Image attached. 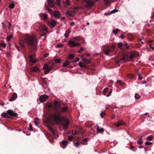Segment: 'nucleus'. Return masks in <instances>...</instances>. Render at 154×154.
Instances as JSON below:
<instances>
[{"label": "nucleus", "instance_id": "nucleus-42", "mask_svg": "<svg viewBox=\"0 0 154 154\" xmlns=\"http://www.w3.org/2000/svg\"><path fill=\"white\" fill-rule=\"evenodd\" d=\"M108 89V88H106L103 90V94L105 95L106 91H107V90Z\"/></svg>", "mask_w": 154, "mask_h": 154}, {"label": "nucleus", "instance_id": "nucleus-60", "mask_svg": "<svg viewBox=\"0 0 154 154\" xmlns=\"http://www.w3.org/2000/svg\"><path fill=\"white\" fill-rule=\"evenodd\" d=\"M87 139H88L87 138H85V139H84L83 140V141L87 143Z\"/></svg>", "mask_w": 154, "mask_h": 154}, {"label": "nucleus", "instance_id": "nucleus-27", "mask_svg": "<svg viewBox=\"0 0 154 154\" xmlns=\"http://www.w3.org/2000/svg\"><path fill=\"white\" fill-rule=\"evenodd\" d=\"M118 11V10H116V9H114L113 10H112L111 12L109 13H105V15H107L109 14H110L111 13H114L115 12H117Z\"/></svg>", "mask_w": 154, "mask_h": 154}, {"label": "nucleus", "instance_id": "nucleus-34", "mask_svg": "<svg viewBox=\"0 0 154 154\" xmlns=\"http://www.w3.org/2000/svg\"><path fill=\"white\" fill-rule=\"evenodd\" d=\"M128 77L131 79H133L134 77V74H129L128 75Z\"/></svg>", "mask_w": 154, "mask_h": 154}, {"label": "nucleus", "instance_id": "nucleus-31", "mask_svg": "<svg viewBox=\"0 0 154 154\" xmlns=\"http://www.w3.org/2000/svg\"><path fill=\"white\" fill-rule=\"evenodd\" d=\"M80 36H77V37H74L72 39L73 40H75L77 41H80Z\"/></svg>", "mask_w": 154, "mask_h": 154}, {"label": "nucleus", "instance_id": "nucleus-26", "mask_svg": "<svg viewBox=\"0 0 154 154\" xmlns=\"http://www.w3.org/2000/svg\"><path fill=\"white\" fill-rule=\"evenodd\" d=\"M1 116L3 117L6 118H8L9 116L8 115L7 113L6 112H4L2 113L1 115Z\"/></svg>", "mask_w": 154, "mask_h": 154}, {"label": "nucleus", "instance_id": "nucleus-18", "mask_svg": "<svg viewBox=\"0 0 154 154\" xmlns=\"http://www.w3.org/2000/svg\"><path fill=\"white\" fill-rule=\"evenodd\" d=\"M40 17L42 19L44 20H46L48 17V15L46 14H41L39 15Z\"/></svg>", "mask_w": 154, "mask_h": 154}, {"label": "nucleus", "instance_id": "nucleus-56", "mask_svg": "<svg viewBox=\"0 0 154 154\" xmlns=\"http://www.w3.org/2000/svg\"><path fill=\"white\" fill-rule=\"evenodd\" d=\"M112 89H111V91H109V94L107 95H106V96L107 97H109V96H110V94L112 93Z\"/></svg>", "mask_w": 154, "mask_h": 154}, {"label": "nucleus", "instance_id": "nucleus-23", "mask_svg": "<svg viewBox=\"0 0 154 154\" xmlns=\"http://www.w3.org/2000/svg\"><path fill=\"white\" fill-rule=\"evenodd\" d=\"M66 13L69 15L71 16H73L75 14V13L73 11H66Z\"/></svg>", "mask_w": 154, "mask_h": 154}, {"label": "nucleus", "instance_id": "nucleus-41", "mask_svg": "<svg viewBox=\"0 0 154 154\" xmlns=\"http://www.w3.org/2000/svg\"><path fill=\"white\" fill-rule=\"evenodd\" d=\"M61 60L60 59H55V61L57 63H60L61 61Z\"/></svg>", "mask_w": 154, "mask_h": 154}, {"label": "nucleus", "instance_id": "nucleus-50", "mask_svg": "<svg viewBox=\"0 0 154 154\" xmlns=\"http://www.w3.org/2000/svg\"><path fill=\"white\" fill-rule=\"evenodd\" d=\"M104 112L103 111H102L100 114V116L101 118H103V116L104 115Z\"/></svg>", "mask_w": 154, "mask_h": 154}, {"label": "nucleus", "instance_id": "nucleus-44", "mask_svg": "<svg viewBox=\"0 0 154 154\" xmlns=\"http://www.w3.org/2000/svg\"><path fill=\"white\" fill-rule=\"evenodd\" d=\"M135 97L136 99H138L140 98V96L138 94H136L135 95Z\"/></svg>", "mask_w": 154, "mask_h": 154}, {"label": "nucleus", "instance_id": "nucleus-47", "mask_svg": "<svg viewBox=\"0 0 154 154\" xmlns=\"http://www.w3.org/2000/svg\"><path fill=\"white\" fill-rule=\"evenodd\" d=\"M119 123L120 125H122L124 124V122L122 121H120L118 122Z\"/></svg>", "mask_w": 154, "mask_h": 154}, {"label": "nucleus", "instance_id": "nucleus-3", "mask_svg": "<svg viewBox=\"0 0 154 154\" xmlns=\"http://www.w3.org/2000/svg\"><path fill=\"white\" fill-rule=\"evenodd\" d=\"M48 5L51 7H54L55 4L58 6L60 5V0H48Z\"/></svg>", "mask_w": 154, "mask_h": 154}, {"label": "nucleus", "instance_id": "nucleus-39", "mask_svg": "<svg viewBox=\"0 0 154 154\" xmlns=\"http://www.w3.org/2000/svg\"><path fill=\"white\" fill-rule=\"evenodd\" d=\"M74 144L75 147H78L80 145V144L79 142H77L74 143Z\"/></svg>", "mask_w": 154, "mask_h": 154}, {"label": "nucleus", "instance_id": "nucleus-55", "mask_svg": "<svg viewBox=\"0 0 154 154\" xmlns=\"http://www.w3.org/2000/svg\"><path fill=\"white\" fill-rule=\"evenodd\" d=\"M104 1H105V3L107 4H110V2L109 1H107L106 0H103Z\"/></svg>", "mask_w": 154, "mask_h": 154}, {"label": "nucleus", "instance_id": "nucleus-11", "mask_svg": "<svg viewBox=\"0 0 154 154\" xmlns=\"http://www.w3.org/2000/svg\"><path fill=\"white\" fill-rule=\"evenodd\" d=\"M48 24L49 27L51 28L54 27L56 24V22L53 20H51L48 22Z\"/></svg>", "mask_w": 154, "mask_h": 154}, {"label": "nucleus", "instance_id": "nucleus-61", "mask_svg": "<svg viewBox=\"0 0 154 154\" xmlns=\"http://www.w3.org/2000/svg\"><path fill=\"white\" fill-rule=\"evenodd\" d=\"M138 79L140 80H141L142 79V77H140V75L139 74L138 75Z\"/></svg>", "mask_w": 154, "mask_h": 154}, {"label": "nucleus", "instance_id": "nucleus-51", "mask_svg": "<svg viewBox=\"0 0 154 154\" xmlns=\"http://www.w3.org/2000/svg\"><path fill=\"white\" fill-rule=\"evenodd\" d=\"M123 43L122 42H119L118 44L119 47L121 48V47L122 46Z\"/></svg>", "mask_w": 154, "mask_h": 154}, {"label": "nucleus", "instance_id": "nucleus-59", "mask_svg": "<svg viewBox=\"0 0 154 154\" xmlns=\"http://www.w3.org/2000/svg\"><path fill=\"white\" fill-rule=\"evenodd\" d=\"M74 23H75V22H72L70 24L71 26H73L74 25Z\"/></svg>", "mask_w": 154, "mask_h": 154}, {"label": "nucleus", "instance_id": "nucleus-4", "mask_svg": "<svg viewBox=\"0 0 154 154\" xmlns=\"http://www.w3.org/2000/svg\"><path fill=\"white\" fill-rule=\"evenodd\" d=\"M82 1L86 3L85 6L86 8L91 7L93 6L95 4V2L93 0H82Z\"/></svg>", "mask_w": 154, "mask_h": 154}, {"label": "nucleus", "instance_id": "nucleus-37", "mask_svg": "<svg viewBox=\"0 0 154 154\" xmlns=\"http://www.w3.org/2000/svg\"><path fill=\"white\" fill-rule=\"evenodd\" d=\"M15 6V5L13 3H12L9 6V7L10 8L13 9V8Z\"/></svg>", "mask_w": 154, "mask_h": 154}, {"label": "nucleus", "instance_id": "nucleus-25", "mask_svg": "<svg viewBox=\"0 0 154 154\" xmlns=\"http://www.w3.org/2000/svg\"><path fill=\"white\" fill-rule=\"evenodd\" d=\"M70 63V62L69 61L66 60L63 63L62 65L63 67H66Z\"/></svg>", "mask_w": 154, "mask_h": 154}, {"label": "nucleus", "instance_id": "nucleus-13", "mask_svg": "<svg viewBox=\"0 0 154 154\" xmlns=\"http://www.w3.org/2000/svg\"><path fill=\"white\" fill-rule=\"evenodd\" d=\"M111 48H112V49H111L110 48H109L107 49L106 50L104 53L106 55L108 56L109 53L111 51H112L114 49L115 46H111Z\"/></svg>", "mask_w": 154, "mask_h": 154}, {"label": "nucleus", "instance_id": "nucleus-54", "mask_svg": "<svg viewBox=\"0 0 154 154\" xmlns=\"http://www.w3.org/2000/svg\"><path fill=\"white\" fill-rule=\"evenodd\" d=\"M73 137L72 136H69L68 137V140L69 141H71Z\"/></svg>", "mask_w": 154, "mask_h": 154}, {"label": "nucleus", "instance_id": "nucleus-15", "mask_svg": "<svg viewBox=\"0 0 154 154\" xmlns=\"http://www.w3.org/2000/svg\"><path fill=\"white\" fill-rule=\"evenodd\" d=\"M68 110V108L67 107L65 106L61 108L60 109L59 112H58V113L59 114H60L62 112L64 113L66 112Z\"/></svg>", "mask_w": 154, "mask_h": 154}, {"label": "nucleus", "instance_id": "nucleus-46", "mask_svg": "<svg viewBox=\"0 0 154 154\" xmlns=\"http://www.w3.org/2000/svg\"><path fill=\"white\" fill-rule=\"evenodd\" d=\"M0 45L5 47L6 46V44L5 43H0Z\"/></svg>", "mask_w": 154, "mask_h": 154}, {"label": "nucleus", "instance_id": "nucleus-52", "mask_svg": "<svg viewBox=\"0 0 154 154\" xmlns=\"http://www.w3.org/2000/svg\"><path fill=\"white\" fill-rule=\"evenodd\" d=\"M66 4L68 5H70V1L69 0H66Z\"/></svg>", "mask_w": 154, "mask_h": 154}, {"label": "nucleus", "instance_id": "nucleus-48", "mask_svg": "<svg viewBox=\"0 0 154 154\" xmlns=\"http://www.w3.org/2000/svg\"><path fill=\"white\" fill-rule=\"evenodd\" d=\"M145 144L147 146H149L152 144V143L149 142H146L145 143Z\"/></svg>", "mask_w": 154, "mask_h": 154}, {"label": "nucleus", "instance_id": "nucleus-40", "mask_svg": "<svg viewBox=\"0 0 154 154\" xmlns=\"http://www.w3.org/2000/svg\"><path fill=\"white\" fill-rule=\"evenodd\" d=\"M74 57V56L73 54H70L69 55L68 57V58L69 59H72Z\"/></svg>", "mask_w": 154, "mask_h": 154}, {"label": "nucleus", "instance_id": "nucleus-57", "mask_svg": "<svg viewBox=\"0 0 154 154\" xmlns=\"http://www.w3.org/2000/svg\"><path fill=\"white\" fill-rule=\"evenodd\" d=\"M49 54L48 53H47L45 54L43 56L44 57H47L49 55Z\"/></svg>", "mask_w": 154, "mask_h": 154}, {"label": "nucleus", "instance_id": "nucleus-14", "mask_svg": "<svg viewBox=\"0 0 154 154\" xmlns=\"http://www.w3.org/2000/svg\"><path fill=\"white\" fill-rule=\"evenodd\" d=\"M68 142L66 140H63L60 143V146L63 149L66 148V146H67Z\"/></svg>", "mask_w": 154, "mask_h": 154}, {"label": "nucleus", "instance_id": "nucleus-2", "mask_svg": "<svg viewBox=\"0 0 154 154\" xmlns=\"http://www.w3.org/2000/svg\"><path fill=\"white\" fill-rule=\"evenodd\" d=\"M51 117L53 119L54 122L57 124L61 122L63 118L59 115L54 113L51 116Z\"/></svg>", "mask_w": 154, "mask_h": 154}, {"label": "nucleus", "instance_id": "nucleus-36", "mask_svg": "<svg viewBox=\"0 0 154 154\" xmlns=\"http://www.w3.org/2000/svg\"><path fill=\"white\" fill-rule=\"evenodd\" d=\"M132 143H130V144L131 145V146H130V149L132 150V151H136V149H134V147L132 146L131 145H132Z\"/></svg>", "mask_w": 154, "mask_h": 154}, {"label": "nucleus", "instance_id": "nucleus-30", "mask_svg": "<svg viewBox=\"0 0 154 154\" xmlns=\"http://www.w3.org/2000/svg\"><path fill=\"white\" fill-rule=\"evenodd\" d=\"M29 59L30 61L33 63L36 62V61L32 58V55L29 57Z\"/></svg>", "mask_w": 154, "mask_h": 154}, {"label": "nucleus", "instance_id": "nucleus-45", "mask_svg": "<svg viewBox=\"0 0 154 154\" xmlns=\"http://www.w3.org/2000/svg\"><path fill=\"white\" fill-rule=\"evenodd\" d=\"M91 61L88 59H86L85 62V63L86 64H88L91 63Z\"/></svg>", "mask_w": 154, "mask_h": 154}, {"label": "nucleus", "instance_id": "nucleus-24", "mask_svg": "<svg viewBox=\"0 0 154 154\" xmlns=\"http://www.w3.org/2000/svg\"><path fill=\"white\" fill-rule=\"evenodd\" d=\"M97 129L98 133L99 132L100 133H101L104 131V129L103 128H101L100 129L99 126H98L97 127Z\"/></svg>", "mask_w": 154, "mask_h": 154}, {"label": "nucleus", "instance_id": "nucleus-16", "mask_svg": "<svg viewBox=\"0 0 154 154\" xmlns=\"http://www.w3.org/2000/svg\"><path fill=\"white\" fill-rule=\"evenodd\" d=\"M136 57V54L134 52L131 53L129 56H128L129 60H130L131 59L135 58Z\"/></svg>", "mask_w": 154, "mask_h": 154}, {"label": "nucleus", "instance_id": "nucleus-29", "mask_svg": "<svg viewBox=\"0 0 154 154\" xmlns=\"http://www.w3.org/2000/svg\"><path fill=\"white\" fill-rule=\"evenodd\" d=\"M120 30L119 29H117L116 30H113L112 31V32L114 34L116 35L117 34L118 32Z\"/></svg>", "mask_w": 154, "mask_h": 154}, {"label": "nucleus", "instance_id": "nucleus-19", "mask_svg": "<svg viewBox=\"0 0 154 154\" xmlns=\"http://www.w3.org/2000/svg\"><path fill=\"white\" fill-rule=\"evenodd\" d=\"M53 14L55 17L58 18L60 16V13L57 11H55L53 12Z\"/></svg>", "mask_w": 154, "mask_h": 154}, {"label": "nucleus", "instance_id": "nucleus-43", "mask_svg": "<svg viewBox=\"0 0 154 154\" xmlns=\"http://www.w3.org/2000/svg\"><path fill=\"white\" fill-rule=\"evenodd\" d=\"M63 44H61V43H60L57 45V48L61 47H63Z\"/></svg>", "mask_w": 154, "mask_h": 154}, {"label": "nucleus", "instance_id": "nucleus-64", "mask_svg": "<svg viewBox=\"0 0 154 154\" xmlns=\"http://www.w3.org/2000/svg\"><path fill=\"white\" fill-rule=\"evenodd\" d=\"M8 23H9V25L8 28H9V29H10V27H11V24L10 23H9V22H8Z\"/></svg>", "mask_w": 154, "mask_h": 154}, {"label": "nucleus", "instance_id": "nucleus-9", "mask_svg": "<svg viewBox=\"0 0 154 154\" xmlns=\"http://www.w3.org/2000/svg\"><path fill=\"white\" fill-rule=\"evenodd\" d=\"M51 68V67L49 66L48 65L46 64L44 66L43 69L45 71V74H46L50 72Z\"/></svg>", "mask_w": 154, "mask_h": 154}, {"label": "nucleus", "instance_id": "nucleus-58", "mask_svg": "<svg viewBox=\"0 0 154 154\" xmlns=\"http://www.w3.org/2000/svg\"><path fill=\"white\" fill-rule=\"evenodd\" d=\"M79 60V58H77L74 61V62H78Z\"/></svg>", "mask_w": 154, "mask_h": 154}, {"label": "nucleus", "instance_id": "nucleus-8", "mask_svg": "<svg viewBox=\"0 0 154 154\" xmlns=\"http://www.w3.org/2000/svg\"><path fill=\"white\" fill-rule=\"evenodd\" d=\"M62 122H63L62 125L65 128H67L69 125V122L68 119L66 118L63 117Z\"/></svg>", "mask_w": 154, "mask_h": 154}, {"label": "nucleus", "instance_id": "nucleus-17", "mask_svg": "<svg viewBox=\"0 0 154 154\" xmlns=\"http://www.w3.org/2000/svg\"><path fill=\"white\" fill-rule=\"evenodd\" d=\"M17 97V94L16 93H14L12 95V97L10 99V101H12L14 100Z\"/></svg>", "mask_w": 154, "mask_h": 154}, {"label": "nucleus", "instance_id": "nucleus-6", "mask_svg": "<svg viewBox=\"0 0 154 154\" xmlns=\"http://www.w3.org/2000/svg\"><path fill=\"white\" fill-rule=\"evenodd\" d=\"M128 60H129L128 56L127 54H125L121 58L120 60L116 61L115 63L116 64H117L120 62L123 63L126 62Z\"/></svg>", "mask_w": 154, "mask_h": 154}, {"label": "nucleus", "instance_id": "nucleus-28", "mask_svg": "<svg viewBox=\"0 0 154 154\" xmlns=\"http://www.w3.org/2000/svg\"><path fill=\"white\" fill-rule=\"evenodd\" d=\"M38 70V68L37 67H34L33 68H31L32 72H36Z\"/></svg>", "mask_w": 154, "mask_h": 154}, {"label": "nucleus", "instance_id": "nucleus-38", "mask_svg": "<svg viewBox=\"0 0 154 154\" xmlns=\"http://www.w3.org/2000/svg\"><path fill=\"white\" fill-rule=\"evenodd\" d=\"M152 136L150 135L148 136L147 138V140H149L151 141L152 140Z\"/></svg>", "mask_w": 154, "mask_h": 154}, {"label": "nucleus", "instance_id": "nucleus-53", "mask_svg": "<svg viewBox=\"0 0 154 154\" xmlns=\"http://www.w3.org/2000/svg\"><path fill=\"white\" fill-rule=\"evenodd\" d=\"M115 124L117 127H118L121 126L119 123H118V122H117V124Z\"/></svg>", "mask_w": 154, "mask_h": 154}, {"label": "nucleus", "instance_id": "nucleus-5", "mask_svg": "<svg viewBox=\"0 0 154 154\" xmlns=\"http://www.w3.org/2000/svg\"><path fill=\"white\" fill-rule=\"evenodd\" d=\"M68 44L71 47H74L80 45V44L74 41L73 39H71L68 41Z\"/></svg>", "mask_w": 154, "mask_h": 154}, {"label": "nucleus", "instance_id": "nucleus-12", "mask_svg": "<svg viewBox=\"0 0 154 154\" xmlns=\"http://www.w3.org/2000/svg\"><path fill=\"white\" fill-rule=\"evenodd\" d=\"M7 112L11 116L17 117V114L13 112V110H9L7 111Z\"/></svg>", "mask_w": 154, "mask_h": 154}, {"label": "nucleus", "instance_id": "nucleus-22", "mask_svg": "<svg viewBox=\"0 0 154 154\" xmlns=\"http://www.w3.org/2000/svg\"><path fill=\"white\" fill-rule=\"evenodd\" d=\"M79 65L80 67L83 68H87L86 66L84 63H82L81 62L79 63Z\"/></svg>", "mask_w": 154, "mask_h": 154}, {"label": "nucleus", "instance_id": "nucleus-62", "mask_svg": "<svg viewBox=\"0 0 154 154\" xmlns=\"http://www.w3.org/2000/svg\"><path fill=\"white\" fill-rule=\"evenodd\" d=\"M81 143H82V144L83 145H84L87 144V143L85 142H84L83 141V142H82Z\"/></svg>", "mask_w": 154, "mask_h": 154}, {"label": "nucleus", "instance_id": "nucleus-20", "mask_svg": "<svg viewBox=\"0 0 154 154\" xmlns=\"http://www.w3.org/2000/svg\"><path fill=\"white\" fill-rule=\"evenodd\" d=\"M70 32L71 30L70 29H68L66 31V32L64 34V36L65 38H67L69 36Z\"/></svg>", "mask_w": 154, "mask_h": 154}, {"label": "nucleus", "instance_id": "nucleus-49", "mask_svg": "<svg viewBox=\"0 0 154 154\" xmlns=\"http://www.w3.org/2000/svg\"><path fill=\"white\" fill-rule=\"evenodd\" d=\"M29 130H30L32 131H33V129H32V125L31 124H30L29 125Z\"/></svg>", "mask_w": 154, "mask_h": 154}, {"label": "nucleus", "instance_id": "nucleus-35", "mask_svg": "<svg viewBox=\"0 0 154 154\" xmlns=\"http://www.w3.org/2000/svg\"><path fill=\"white\" fill-rule=\"evenodd\" d=\"M13 35H10L8 36L7 38V40L8 41H10V39L12 38Z\"/></svg>", "mask_w": 154, "mask_h": 154}, {"label": "nucleus", "instance_id": "nucleus-10", "mask_svg": "<svg viewBox=\"0 0 154 154\" xmlns=\"http://www.w3.org/2000/svg\"><path fill=\"white\" fill-rule=\"evenodd\" d=\"M49 98V96L46 94H43L39 97V100L41 102L45 101Z\"/></svg>", "mask_w": 154, "mask_h": 154}, {"label": "nucleus", "instance_id": "nucleus-21", "mask_svg": "<svg viewBox=\"0 0 154 154\" xmlns=\"http://www.w3.org/2000/svg\"><path fill=\"white\" fill-rule=\"evenodd\" d=\"M47 28L45 25H41V28L40 29V30L41 31L44 30L45 31H47Z\"/></svg>", "mask_w": 154, "mask_h": 154}, {"label": "nucleus", "instance_id": "nucleus-32", "mask_svg": "<svg viewBox=\"0 0 154 154\" xmlns=\"http://www.w3.org/2000/svg\"><path fill=\"white\" fill-rule=\"evenodd\" d=\"M142 143L143 141L142 138H141L138 140L137 142V144L138 145H140L142 144Z\"/></svg>", "mask_w": 154, "mask_h": 154}, {"label": "nucleus", "instance_id": "nucleus-63", "mask_svg": "<svg viewBox=\"0 0 154 154\" xmlns=\"http://www.w3.org/2000/svg\"><path fill=\"white\" fill-rule=\"evenodd\" d=\"M50 131H51V132H52L53 133V135H55V134H54V130H53V129H51L50 130Z\"/></svg>", "mask_w": 154, "mask_h": 154}, {"label": "nucleus", "instance_id": "nucleus-1", "mask_svg": "<svg viewBox=\"0 0 154 154\" xmlns=\"http://www.w3.org/2000/svg\"><path fill=\"white\" fill-rule=\"evenodd\" d=\"M24 42L28 45H36L37 40L36 38L33 36H30L28 34H26L24 37Z\"/></svg>", "mask_w": 154, "mask_h": 154}, {"label": "nucleus", "instance_id": "nucleus-7", "mask_svg": "<svg viewBox=\"0 0 154 154\" xmlns=\"http://www.w3.org/2000/svg\"><path fill=\"white\" fill-rule=\"evenodd\" d=\"M54 110L56 111L57 113L60 109V104L57 101L55 102L54 104Z\"/></svg>", "mask_w": 154, "mask_h": 154}, {"label": "nucleus", "instance_id": "nucleus-33", "mask_svg": "<svg viewBox=\"0 0 154 154\" xmlns=\"http://www.w3.org/2000/svg\"><path fill=\"white\" fill-rule=\"evenodd\" d=\"M19 43L21 47H23L24 46V42L23 41H20L19 42Z\"/></svg>", "mask_w": 154, "mask_h": 154}]
</instances>
